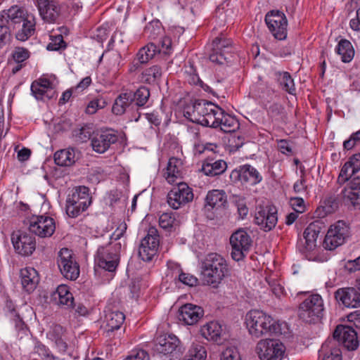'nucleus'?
Wrapping results in <instances>:
<instances>
[{
	"instance_id": "nucleus-55",
	"label": "nucleus",
	"mask_w": 360,
	"mask_h": 360,
	"mask_svg": "<svg viewBox=\"0 0 360 360\" xmlns=\"http://www.w3.org/2000/svg\"><path fill=\"white\" fill-rule=\"evenodd\" d=\"M339 207V200L335 196H330L323 201V209L326 214H332Z\"/></svg>"
},
{
	"instance_id": "nucleus-6",
	"label": "nucleus",
	"mask_w": 360,
	"mask_h": 360,
	"mask_svg": "<svg viewBox=\"0 0 360 360\" xmlns=\"http://www.w3.org/2000/svg\"><path fill=\"white\" fill-rule=\"evenodd\" d=\"M323 301L319 294H313L307 297L299 305L298 316L305 323H314L323 315Z\"/></svg>"
},
{
	"instance_id": "nucleus-64",
	"label": "nucleus",
	"mask_w": 360,
	"mask_h": 360,
	"mask_svg": "<svg viewBox=\"0 0 360 360\" xmlns=\"http://www.w3.org/2000/svg\"><path fill=\"white\" fill-rule=\"evenodd\" d=\"M65 333V328L59 324L53 325L51 330L49 333L50 338L53 340L55 339L63 337Z\"/></svg>"
},
{
	"instance_id": "nucleus-50",
	"label": "nucleus",
	"mask_w": 360,
	"mask_h": 360,
	"mask_svg": "<svg viewBox=\"0 0 360 360\" xmlns=\"http://www.w3.org/2000/svg\"><path fill=\"white\" fill-rule=\"evenodd\" d=\"M178 221L175 218V214L172 212H165L160 215L159 218V225L164 229H169L177 225Z\"/></svg>"
},
{
	"instance_id": "nucleus-42",
	"label": "nucleus",
	"mask_w": 360,
	"mask_h": 360,
	"mask_svg": "<svg viewBox=\"0 0 360 360\" xmlns=\"http://www.w3.org/2000/svg\"><path fill=\"white\" fill-rule=\"evenodd\" d=\"M217 105L211 101L204 99L195 100L193 104V112L199 116V117H206L214 109L217 108Z\"/></svg>"
},
{
	"instance_id": "nucleus-28",
	"label": "nucleus",
	"mask_w": 360,
	"mask_h": 360,
	"mask_svg": "<svg viewBox=\"0 0 360 360\" xmlns=\"http://www.w3.org/2000/svg\"><path fill=\"white\" fill-rule=\"evenodd\" d=\"M227 205V195L223 190L210 191L205 198V207L207 210L224 208Z\"/></svg>"
},
{
	"instance_id": "nucleus-49",
	"label": "nucleus",
	"mask_w": 360,
	"mask_h": 360,
	"mask_svg": "<svg viewBox=\"0 0 360 360\" xmlns=\"http://www.w3.org/2000/svg\"><path fill=\"white\" fill-rule=\"evenodd\" d=\"M158 248L140 243L139 246V256L144 262H150L157 255Z\"/></svg>"
},
{
	"instance_id": "nucleus-54",
	"label": "nucleus",
	"mask_w": 360,
	"mask_h": 360,
	"mask_svg": "<svg viewBox=\"0 0 360 360\" xmlns=\"http://www.w3.org/2000/svg\"><path fill=\"white\" fill-rule=\"evenodd\" d=\"M22 13V8L15 6L11 7L7 11H4L1 14V19L4 20V23L11 26V23L13 21V17H16L19 13Z\"/></svg>"
},
{
	"instance_id": "nucleus-29",
	"label": "nucleus",
	"mask_w": 360,
	"mask_h": 360,
	"mask_svg": "<svg viewBox=\"0 0 360 360\" xmlns=\"http://www.w3.org/2000/svg\"><path fill=\"white\" fill-rule=\"evenodd\" d=\"M20 274L23 288L28 292H32L39 281L37 271L32 267H26L20 270Z\"/></svg>"
},
{
	"instance_id": "nucleus-39",
	"label": "nucleus",
	"mask_w": 360,
	"mask_h": 360,
	"mask_svg": "<svg viewBox=\"0 0 360 360\" xmlns=\"http://www.w3.org/2000/svg\"><path fill=\"white\" fill-rule=\"evenodd\" d=\"M222 110L223 109L217 105V108L214 109L206 117L197 118L196 122L204 127L218 128Z\"/></svg>"
},
{
	"instance_id": "nucleus-14",
	"label": "nucleus",
	"mask_w": 360,
	"mask_h": 360,
	"mask_svg": "<svg viewBox=\"0 0 360 360\" xmlns=\"http://www.w3.org/2000/svg\"><path fill=\"white\" fill-rule=\"evenodd\" d=\"M265 22L275 39L284 40L287 37L288 20L285 14L279 11H270L265 15Z\"/></svg>"
},
{
	"instance_id": "nucleus-61",
	"label": "nucleus",
	"mask_w": 360,
	"mask_h": 360,
	"mask_svg": "<svg viewBox=\"0 0 360 360\" xmlns=\"http://www.w3.org/2000/svg\"><path fill=\"white\" fill-rule=\"evenodd\" d=\"M142 49H145L146 56L149 60L153 58V57L158 53H160L161 49L159 45H157L154 42L148 43L146 46Z\"/></svg>"
},
{
	"instance_id": "nucleus-56",
	"label": "nucleus",
	"mask_w": 360,
	"mask_h": 360,
	"mask_svg": "<svg viewBox=\"0 0 360 360\" xmlns=\"http://www.w3.org/2000/svg\"><path fill=\"white\" fill-rule=\"evenodd\" d=\"M34 352L38 354L42 360H46L53 355L49 349L39 340L35 341Z\"/></svg>"
},
{
	"instance_id": "nucleus-33",
	"label": "nucleus",
	"mask_w": 360,
	"mask_h": 360,
	"mask_svg": "<svg viewBox=\"0 0 360 360\" xmlns=\"http://www.w3.org/2000/svg\"><path fill=\"white\" fill-rule=\"evenodd\" d=\"M321 224L319 221H315L310 223L305 229L303 236L305 240V248L307 250H311L316 246L315 243L321 231Z\"/></svg>"
},
{
	"instance_id": "nucleus-25",
	"label": "nucleus",
	"mask_w": 360,
	"mask_h": 360,
	"mask_svg": "<svg viewBox=\"0 0 360 360\" xmlns=\"http://www.w3.org/2000/svg\"><path fill=\"white\" fill-rule=\"evenodd\" d=\"M51 300L66 309H70L75 307L73 295L67 285H59L56 291L51 294Z\"/></svg>"
},
{
	"instance_id": "nucleus-35",
	"label": "nucleus",
	"mask_w": 360,
	"mask_h": 360,
	"mask_svg": "<svg viewBox=\"0 0 360 360\" xmlns=\"http://www.w3.org/2000/svg\"><path fill=\"white\" fill-rule=\"evenodd\" d=\"M226 168L225 161L219 160L213 162L212 159L207 158L202 165V170L207 176H215L223 174Z\"/></svg>"
},
{
	"instance_id": "nucleus-2",
	"label": "nucleus",
	"mask_w": 360,
	"mask_h": 360,
	"mask_svg": "<svg viewBox=\"0 0 360 360\" xmlns=\"http://www.w3.org/2000/svg\"><path fill=\"white\" fill-rule=\"evenodd\" d=\"M246 324L250 334L257 338L282 334V324L262 311H250L246 315Z\"/></svg>"
},
{
	"instance_id": "nucleus-45",
	"label": "nucleus",
	"mask_w": 360,
	"mask_h": 360,
	"mask_svg": "<svg viewBox=\"0 0 360 360\" xmlns=\"http://www.w3.org/2000/svg\"><path fill=\"white\" fill-rule=\"evenodd\" d=\"M163 33L162 23L159 20L149 22L145 27L143 34L150 39H155Z\"/></svg>"
},
{
	"instance_id": "nucleus-13",
	"label": "nucleus",
	"mask_w": 360,
	"mask_h": 360,
	"mask_svg": "<svg viewBox=\"0 0 360 360\" xmlns=\"http://www.w3.org/2000/svg\"><path fill=\"white\" fill-rule=\"evenodd\" d=\"M11 242L15 252L23 257L32 255L36 249L35 236L30 231H13L11 234Z\"/></svg>"
},
{
	"instance_id": "nucleus-44",
	"label": "nucleus",
	"mask_w": 360,
	"mask_h": 360,
	"mask_svg": "<svg viewBox=\"0 0 360 360\" xmlns=\"http://www.w3.org/2000/svg\"><path fill=\"white\" fill-rule=\"evenodd\" d=\"M277 80L283 91L291 95L296 94L294 80L288 72H278Z\"/></svg>"
},
{
	"instance_id": "nucleus-18",
	"label": "nucleus",
	"mask_w": 360,
	"mask_h": 360,
	"mask_svg": "<svg viewBox=\"0 0 360 360\" xmlns=\"http://www.w3.org/2000/svg\"><path fill=\"white\" fill-rule=\"evenodd\" d=\"M56 230V224L53 218L40 215L31 219L29 231L41 238L51 236Z\"/></svg>"
},
{
	"instance_id": "nucleus-60",
	"label": "nucleus",
	"mask_w": 360,
	"mask_h": 360,
	"mask_svg": "<svg viewBox=\"0 0 360 360\" xmlns=\"http://www.w3.org/2000/svg\"><path fill=\"white\" fill-rule=\"evenodd\" d=\"M221 360H240V356L236 348L228 347L222 352Z\"/></svg>"
},
{
	"instance_id": "nucleus-16",
	"label": "nucleus",
	"mask_w": 360,
	"mask_h": 360,
	"mask_svg": "<svg viewBox=\"0 0 360 360\" xmlns=\"http://www.w3.org/2000/svg\"><path fill=\"white\" fill-rule=\"evenodd\" d=\"M284 345L275 339L260 340L256 347L261 360H281L284 354Z\"/></svg>"
},
{
	"instance_id": "nucleus-38",
	"label": "nucleus",
	"mask_w": 360,
	"mask_h": 360,
	"mask_svg": "<svg viewBox=\"0 0 360 360\" xmlns=\"http://www.w3.org/2000/svg\"><path fill=\"white\" fill-rule=\"evenodd\" d=\"M135 109L145 107L149 101L150 96L148 88L141 86L135 91H129Z\"/></svg>"
},
{
	"instance_id": "nucleus-47",
	"label": "nucleus",
	"mask_w": 360,
	"mask_h": 360,
	"mask_svg": "<svg viewBox=\"0 0 360 360\" xmlns=\"http://www.w3.org/2000/svg\"><path fill=\"white\" fill-rule=\"evenodd\" d=\"M141 244L158 248L160 236L156 228L151 226L148 229L146 236L141 240Z\"/></svg>"
},
{
	"instance_id": "nucleus-52",
	"label": "nucleus",
	"mask_w": 360,
	"mask_h": 360,
	"mask_svg": "<svg viewBox=\"0 0 360 360\" xmlns=\"http://www.w3.org/2000/svg\"><path fill=\"white\" fill-rule=\"evenodd\" d=\"M106 105L107 102L103 98H96L88 103L85 112L86 114L93 115L96 113L98 109H102Z\"/></svg>"
},
{
	"instance_id": "nucleus-63",
	"label": "nucleus",
	"mask_w": 360,
	"mask_h": 360,
	"mask_svg": "<svg viewBox=\"0 0 360 360\" xmlns=\"http://www.w3.org/2000/svg\"><path fill=\"white\" fill-rule=\"evenodd\" d=\"M124 360H150L149 354L143 349L134 351L133 354L127 356Z\"/></svg>"
},
{
	"instance_id": "nucleus-53",
	"label": "nucleus",
	"mask_w": 360,
	"mask_h": 360,
	"mask_svg": "<svg viewBox=\"0 0 360 360\" xmlns=\"http://www.w3.org/2000/svg\"><path fill=\"white\" fill-rule=\"evenodd\" d=\"M11 40V29L9 25L4 23V20H1L0 24V49L8 44Z\"/></svg>"
},
{
	"instance_id": "nucleus-37",
	"label": "nucleus",
	"mask_w": 360,
	"mask_h": 360,
	"mask_svg": "<svg viewBox=\"0 0 360 360\" xmlns=\"http://www.w3.org/2000/svg\"><path fill=\"white\" fill-rule=\"evenodd\" d=\"M54 162L58 166H72L75 162V153L74 149H63L56 152L54 154Z\"/></svg>"
},
{
	"instance_id": "nucleus-22",
	"label": "nucleus",
	"mask_w": 360,
	"mask_h": 360,
	"mask_svg": "<svg viewBox=\"0 0 360 360\" xmlns=\"http://www.w3.org/2000/svg\"><path fill=\"white\" fill-rule=\"evenodd\" d=\"M202 335L209 341L222 345L227 339L223 326L217 321H210L204 325L200 330Z\"/></svg>"
},
{
	"instance_id": "nucleus-41",
	"label": "nucleus",
	"mask_w": 360,
	"mask_h": 360,
	"mask_svg": "<svg viewBox=\"0 0 360 360\" xmlns=\"http://www.w3.org/2000/svg\"><path fill=\"white\" fill-rule=\"evenodd\" d=\"M335 52L341 56L342 61L345 63L350 62L354 56V50L351 42L345 39L338 42Z\"/></svg>"
},
{
	"instance_id": "nucleus-57",
	"label": "nucleus",
	"mask_w": 360,
	"mask_h": 360,
	"mask_svg": "<svg viewBox=\"0 0 360 360\" xmlns=\"http://www.w3.org/2000/svg\"><path fill=\"white\" fill-rule=\"evenodd\" d=\"M179 271L178 280L181 283L191 287L195 286L198 284V280L195 276L190 274L184 273L181 269H179Z\"/></svg>"
},
{
	"instance_id": "nucleus-62",
	"label": "nucleus",
	"mask_w": 360,
	"mask_h": 360,
	"mask_svg": "<svg viewBox=\"0 0 360 360\" xmlns=\"http://www.w3.org/2000/svg\"><path fill=\"white\" fill-rule=\"evenodd\" d=\"M290 205L292 206V208L297 213H302L303 212H304V201L302 198H292L290 199Z\"/></svg>"
},
{
	"instance_id": "nucleus-48",
	"label": "nucleus",
	"mask_w": 360,
	"mask_h": 360,
	"mask_svg": "<svg viewBox=\"0 0 360 360\" xmlns=\"http://www.w3.org/2000/svg\"><path fill=\"white\" fill-rule=\"evenodd\" d=\"M268 116L276 121H282L285 117L284 106L279 103H272L267 110Z\"/></svg>"
},
{
	"instance_id": "nucleus-12",
	"label": "nucleus",
	"mask_w": 360,
	"mask_h": 360,
	"mask_svg": "<svg viewBox=\"0 0 360 360\" xmlns=\"http://www.w3.org/2000/svg\"><path fill=\"white\" fill-rule=\"evenodd\" d=\"M119 140L118 132L111 128L101 129L94 132L91 138L92 149L98 153H104Z\"/></svg>"
},
{
	"instance_id": "nucleus-24",
	"label": "nucleus",
	"mask_w": 360,
	"mask_h": 360,
	"mask_svg": "<svg viewBox=\"0 0 360 360\" xmlns=\"http://www.w3.org/2000/svg\"><path fill=\"white\" fill-rule=\"evenodd\" d=\"M37 2L43 20L48 23L56 22L60 13L58 4L52 0H37Z\"/></svg>"
},
{
	"instance_id": "nucleus-51",
	"label": "nucleus",
	"mask_w": 360,
	"mask_h": 360,
	"mask_svg": "<svg viewBox=\"0 0 360 360\" xmlns=\"http://www.w3.org/2000/svg\"><path fill=\"white\" fill-rule=\"evenodd\" d=\"M145 49H141L136 54V58L133 60L130 65L129 71L131 72L139 70L141 65L149 61V58L146 56Z\"/></svg>"
},
{
	"instance_id": "nucleus-46",
	"label": "nucleus",
	"mask_w": 360,
	"mask_h": 360,
	"mask_svg": "<svg viewBox=\"0 0 360 360\" xmlns=\"http://www.w3.org/2000/svg\"><path fill=\"white\" fill-rule=\"evenodd\" d=\"M207 351L200 343H193L183 360H205Z\"/></svg>"
},
{
	"instance_id": "nucleus-7",
	"label": "nucleus",
	"mask_w": 360,
	"mask_h": 360,
	"mask_svg": "<svg viewBox=\"0 0 360 360\" xmlns=\"http://www.w3.org/2000/svg\"><path fill=\"white\" fill-rule=\"evenodd\" d=\"M210 61L218 65H229L235 59L234 48L231 39L216 37L212 41Z\"/></svg>"
},
{
	"instance_id": "nucleus-19",
	"label": "nucleus",
	"mask_w": 360,
	"mask_h": 360,
	"mask_svg": "<svg viewBox=\"0 0 360 360\" xmlns=\"http://www.w3.org/2000/svg\"><path fill=\"white\" fill-rule=\"evenodd\" d=\"M277 221V210L274 206L259 207L256 212L254 219L255 223L266 232L274 228Z\"/></svg>"
},
{
	"instance_id": "nucleus-21",
	"label": "nucleus",
	"mask_w": 360,
	"mask_h": 360,
	"mask_svg": "<svg viewBox=\"0 0 360 360\" xmlns=\"http://www.w3.org/2000/svg\"><path fill=\"white\" fill-rule=\"evenodd\" d=\"M204 315V309L198 305L186 304L181 306L178 311V319L186 325H194Z\"/></svg>"
},
{
	"instance_id": "nucleus-23",
	"label": "nucleus",
	"mask_w": 360,
	"mask_h": 360,
	"mask_svg": "<svg viewBox=\"0 0 360 360\" xmlns=\"http://www.w3.org/2000/svg\"><path fill=\"white\" fill-rule=\"evenodd\" d=\"M51 82L46 78H40L31 84L32 94L37 100H50L56 96V91Z\"/></svg>"
},
{
	"instance_id": "nucleus-3",
	"label": "nucleus",
	"mask_w": 360,
	"mask_h": 360,
	"mask_svg": "<svg viewBox=\"0 0 360 360\" xmlns=\"http://www.w3.org/2000/svg\"><path fill=\"white\" fill-rule=\"evenodd\" d=\"M202 279L208 285L217 286L229 275L226 260L217 252H210L205 255L200 263Z\"/></svg>"
},
{
	"instance_id": "nucleus-32",
	"label": "nucleus",
	"mask_w": 360,
	"mask_h": 360,
	"mask_svg": "<svg viewBox=\"0 0 360 360\" xmlns=\"http://www.w3.org/2000/svg\"><path fill=\"white\" fill-rule=\"evenodd\" d=\"M165 174L167 181L171 184L176 183L177 179H181L183 174V162L181 159L175 157L170 158Z\"/></svg>"
},
{
	"instance_id": "nucleus-31",
	"label": "nucleus",
	"mask_w": 360,
	"mask_h": 360,
	"mask_svg": "<svg viewBox=\"0 0 360 360\" xmlns=\"http://www.w3.org/2000/svg\"><path fill=\"white\" fill-rule=\"evenodd\" d=\"M134 110L131 93L125 91L121 93L115 99L112 108V112L116 115H123L127 110Z\"/></svg>"
},
{
	"instance_id": "nucleus-36",
	"label": "nucleus",
	"mask_w": 360,
	"mask_h": 360,
	"mask_svg": "<svg viewBox=\"0 0 360 360\" xmlns=\"http://www.w3.org/2000/svg\"><path fill=\"white\" fill-rule=\"evenodd\" d=\"M162 74L161 67L155 65L143 70L139 79L143 83L155 84L160 79Z\"/></svg>"
},
{
	"instance_id": "nucleus-40",
	"label": "nucleus",
	"mask_w": 360,
	"mask_h": 360,
	"mask_svg": "<svg viewBox=\"0 0 360 360\" xmlns=\"http://www.w3.org/2000/svg\"><path fill=\"white\" fill-rule=\"evenodd\" d=\"M219 127L225 133H232L240 127V123L236 117L232 116L222 110Z\"/></svg>"
},
{
	"instance_id": "nucleus-58",
	"label": "nucleus",
	"mask_w": 360,
	"mask_h": 360,
	"mask_svg": "<svg viewBox=\"0 0 360 360\" xmlns=\"http://www.w3.org/2000/svg\"><path fill=\"white\" fill-rule=\"evenodd\" d=\"M66 47V43L63 40V37L62 35L59 34L47 45V50L49 51H59L60 49H64Z\"/></svg>"
},
{
	"instance_id": "nucleus-15",
	"label": "nucleus",
	"mask_w": 360,
	"mask_h": 360,
	"mask_svg": "<svg viewBox=\"0 0 360 360\" xmlns=\"http://www.w3.org/2000/svg\"><path fill=\"white\" fill-rule=\"evenodd\" d=\"M230 179L234 184L255 186L262 181V176L253 166L245 164L234 169L230 174Z\"/></svg>"
},
{
	"instance_id": "nucleus-59",
	"label": "nucleus",
	"mask_w": 360,
	"mask_h": 360,
	"mask_svg": "<svg viewBox=\"0 0 360 360\" xmlns=\"http://www.w3.org/2000/svg\"><path fill=\"white\" fill-rule=\"evenodd\" d=\"M12 56L17 63H20L30 57V52L25 48L16 47L13 52Z\"/></svg>"
},
{
	"instance_id": "nucleus-5",
	"label": "nucleus",
	"mask_w": 360,
	"mask_h": 360,
	"mask_svg": "<svg viewBox=\"0 0 360 360\" xmlns=\"http://www.w3.org/2000/svg\"><path fill=\"white\" fill-rule=\"evenodd\" d=\"M91 203L89 188L85 186H77L72 193L69 194L65 204L66 214L71 218L78 217Z\"/></svg>"
},
{
	"instance_id": "nucleus-11",
	"label": "nucleus",
	"mask_w": 360,
	"mask_h": 360,
	"mask_svg": "<svg viewBox=\"0 0 360 360\" xmlns=\"http://www.w3.org/2000/svg\"><path fill=\"white\" fill-rule=\"evenodd\" d=\"M57 263L63 276L70 281H75L79 276V265L68 248H62L58 255Z\"/></svg>"
},
{
	"instance_id": "nucleus-20",
	"label": "nucleus",
	"mask_w": 360,
	"mask_h": 360,
	"mask_svg": "<svg viewBox=\"0 0 360 360\" xmlns=\"http://www.w3.org/2000/svg\"><path fill=\"white\" fill-rule=\"evenodd\" d=\"M334 297L339 305L347 308H358L360 307V292L354 287L338 288Z\"/></svg>"
},
{
	"instance_id": "nucleus-43",
	"label": "nucleus",
	"mask_w": 360,
	"mask_h": 360,
	"mask_svg": "<svg viewBox=\"0 0 360 360\" xmlns=\"http://www.w3.org/2000/svg\"><path fill=\"white\" fill-rule=\"evenodd\" d=\"M35 31V22L34 16L28 17L22 24V28L16 33L15 37L18 40L25 41L27 40Z\"/></svg>"
},
{
	"instance_id": "nucleus-8",
	"label": "nucleus",
	"mask_w": 360,
	"mask_h": 360,
	"mask_svg": "<svg viewBox=\"0 0 360 360\" xmlns=\"http://www.w3.org/2000/svg\"><path fill=\"white\" fill-rule=\"evenodd\" d=\"M351 235L349 224L339 220L332 224L325 236L323 246L328 250H333L343 245Z\"/></svg>"
},
{
	"instance_id": "nucleus-30",
	"label": "nucleus",
	"mask_w": 360,
	"mask_h": 360,
	"mask_svg": "<svg viewBox=\"0 0 360 360\" xmlns=\"http://www.w3.org/2000/svg\"><path fill=\"white\" fill-rule=\"evenodd\" d=\"M344 198L354 207L360 205V177L354 176L343 191Z\"/></svg>"
},
{
	"instance_id": "nucleus-4",
	"label": "nucleus",
	"mask_w": 360,
	"mask_h": 360,
	"mask_svg": "<svg viewBox=\"0 0 360 360\" xmlns=\"http://www.w3.org/2000/svg\"><path fill=\"white\" fill-rule=\"evenodd\" d=\"M122 235V231L118 233H114L110 237V243L98 248L95 263L98 267L109 272L116 271L120 264L122 248V243L119 240Z\"/></svg>"
},
{
	"instance_id": "nucleus-26",
	"label": "nucleus",
	"mask_w": 360,
	"mask_h": 360,
	"mask_svg": "<svg viewBox=\"0 0 360 360\" xmlns=\"http://www.w3.org/2000/svg\"><path fill=\"white\" fill-rule=\"evenodd\" d=\"M359 170L360 153H356L351 156L342 166L338 178V181L340 184H345Z\"/></svg>"
},
{
	"instance_id": "nucleus-27",
	"label": "nucleus",
	"mask_w": 360,
	"mask_h": 360,
	"mask_svg": "<svg viewBox=\"0 0 360 360\" xmlns=\"http://www.w3.org/2000/svg\"><path fill=\"white\" fill-rule=\"evenodd\" d=\"M4 311L6 316L14 324L15 330L23 335H27V332L29 331L28 326L20 316L12 300H6Z\"/></svg>"
},
{
	"instance_id": "nucleus-10",
	"label": "nucleus",
	"mask_w": 360,
	"mask_h": 360,
	"mask_svg": "<svg viewBox=\"0 0 360 360\" xmlns=\"http://www.w3.org/2000/svg\"><path fill=\"white\" fill-rule=\"evenodd\" d=\"M153 349L162 355H170L177 358L184 352L181 341L173 334H163L156 338Z\"/></svg>"
},
{
	"instance_id": "nucleus-1",
	"label": "nucleus",
	"mask_w": 360,
	"mask_h": 360,
	"mask_svg": "<svg viewBox=\"0 0 360 360\" xmlns=\"http://www.w3.org/2000/svg\"><path fill=\"white\" fill-rule=\"evenodd\" d=\"M349 351L356 350L359 347L357 332L352 326L338 325L333 332V338L323 343L319 350L322 360H342L340 345Z\"/></svg>"
},
{
	"instance_id": "nucleus-17",
	"label": "nucleus",
	"mask_w": 360,
	"mask_h": 360,
	"mask_svg": "<svg viewBox=\"0 0 360 360\" xmlns=\"http://www.w3.org/2000/svg\"><path fill=\"white\" fill-rule=\"evenodd\" d=\"M193 189L184 182H176L167 194V201L169 205L174 210H177L181 206L193 200Z\"/></svg>"
},
{
	"instance_id": "nucleus-9",
	"label": "nucleus",
	"mask_w": 360,
	"mask_h": 360,
	"mask_svg": "<svg viewBox=\"0 0 360 360\" xmlns=\"http://www.w3.org/2000/svg\"><path fill=\"white\" fill-rule=\"evenodd\" d=\"M231 246V258L236 261H243L249 253L252 240L250 236L243 229L234 231L229 238Z\"/></svg>"
},
{
	"instance_id": "nucleus-34",
	"label": "nucleus",
	"mask_w": 360,
	"mask_h": 360,
	"mask_svg": "<svg viewBox=\"0 0 360 360\" xmlns=\"http://www.w3.org/2000/svg\"><path fill=\"white\" fill-rule=\"evenodd\" d=\"M107 328L106 336L110 337L114 330L120 328L125 320L124 314L120 311H110L105 315Z\"/></svg>"
}]
</instances>
